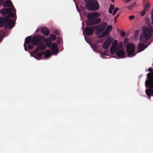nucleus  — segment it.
I'll use <instances>...</instances> for the list:
<instances>
[{"instance_id":"f257e3e1","label":"nucleus","mask_w":153,"mask_h":153,"mask_svg":"<svg viewBox=\"0 0 153 153\" xmlns=\"http://www.w3.org/2000/svg\"><path fill=\"white\" fill-rule=\"evenodd\" d=\"M13 8H3L0 11V13L3 15L8 14L4 19L3 17H0V27H2L3 25L5 29H10L13 28L15 25L14 22L10 19V17H13L15 16L14 13H13Z\"/></svg>"},{"instance_id":"f03ea898","label":"nucleus","mask_w":153,"mask_h":153,"mask_svg":"<svg viewBox=\"0 0 153 153\" xmlns=\"http://www.w3.org/2000/svg\"><path fill=\"white\" fill-rule=\"evenodd\" d=\"M117 41L114 40L111 47L110 51L112 54H114L116 52V55L119 57H122L125 54L124 51L123 43L122 42H120L117 44Z\"/></svg>"},{"instance_id":"7ed1b4c3","label":"nucleus","mask_w":153,"mask_h":153,"mask_svg":"<svg viewBox=\"0 0 153 153\" xmlns=\"http://www.w3.org/2000/svg\"><path fill=\"white\" fill-rule=\"evenodd\" d=\"M143 35H140L139 40L142 42H144V38L146 40H148L153 34V28L150 26L148 27L143 26L142 28Z\"/></svg>"},{"instance_id":"20e7f679","label":"nucleus","mask_w":153,"mask_h":153,"mask_svg":"<svg viewBox=\"0 0 153 153\" xmlns=\"http://www.w3.org/2000/svg\"><path fill=\"white\" fill-rule=\"evenodd\" d=\"M87 9L89 11H95L98 10L100 7L99 4L96 0H91L85 5Z\"/></svg>"},{"instance_id":"39448f33","label":"nucleus","mask_w":153,"mask_h":153,"mask_svg":"<svg viewBox=\"0 0 153 153\" xmlns=\"http://www.w3.org/2000/svg\"><path fill=\"white\" fill-rule=\"evenodd\" d=\"M108 23L106 22H103L100 23L98 25H95L93 26L95 29V33L97 35L100 34L105 30L108 26Z\"/></svg>"},{"instance_id":"423d86ee","label":"nucleus","mask_w":153,"mask_h":153,"mask_svg":"<svg viewBox=\"0 0 153 153\" xmlns=\"http://www.w3.org/2000/svg\"><path fill=\"white\" fill-rule=\"evenodd\" d=\"M45 43L48 45V47H50L51 49L52 50V54H55L58 52V49L57 48V45L56 43H53L52 44L51 40L48 38L45 42Z\"/></svg>"},{"instance_id":"0eeeda50","label":"nucleus","mask_w":153,"mask_h":153,"mask_svg":"<svg viewBox=\"0 0 153 153\" xmlns=\"http://www.w3.org/2000/svg\"><path fill=\"white\" fill-rule=\"evenodd\" d=\"M135 48L134 45L131 42L129 43L127 45L126 51L128 56L132 57L135 55V54H134Z\"/></svg>"},{"instance_id":"6e6552de","label":"nucleus","mask_w":153,"mask_h":153,"mask_svg":"<svg viewBox=\"0 0 153 153\" xmlns=\"http://www.w3.org/2000/svg\"><path fill=\"white\" fill-rule=\"evenodd\" d=\"M42 38L41 36L39 35H35L33 37L31 43L34 46H36L39 44L42 41Z\"/></svg>"},{"instance_id":"1a4fd4ad","label":"nucleus","mask_w":153,"mask_h":153,"mask_svg":"<svg viewBox=\"0 0 153 153\" xmlns=\"http://www.w3.org/2000/svg\"><path fill=\"white\" fill-rule=\"evenodd\" d=\"M112 25H110L107 27L105 30L99 36L100 38H102L108 34L112 29Z\"/></svg>"},{"instance_id":"9d476101","label":"nucleus","mask_w":153,"mask_h":153,"mask_svg":"<svg viewBox=\"0 0 153 153\" xmlns=\"http://www.w3.org/2000/svg\"><path fill=\"white\" fill-rule=\"evenodd\" d=\"M101 15L100 13L95 12L89 14L87 15L88 20H94L99 17Z\"/></svg>"},{"instance_id":"9b49d317","label":"nucleus","mask_w":153,"mask_h":153,"mask_svg":"<svg viewBox=\"0 0 153 153\" xmlns=\"http://www.w3.org/2000/svg\"><path fill=\"white\" fill-rule=\"evenodd\" d=\"M113 41V39L111 37L108 38L103 44L102 46V48L105 49H107L111 45Z\"/></svg>"},{"instance_id":"f8f14e48","label":"nucleus","mask_w":153,"mask_h":153,"mask_svg":"<svg viewBox=\"0 0 153 153\" xmlns=\"http://www.w3.org/2000/svg\"><path fill=\"white\" fill-rule=\"evenodd\" d=\"M3 5L4 7H11V6H12L13 7L10 8H13V11L12 12H13V13H15L16 15V9L13 6L12 2L8 0L5 1L4 2Z\"/></svg>"},{"instance_id":"ddd939ff","label":"nucleus","mask_w":153,"mask_h":153,"mask_svg":"<svg viewBox=\"0 0 153 153\" xmlns=\"http://www.w3.org/2000/svg\"><path fill=\"white\" fill-rule=\"evenodd\" d=\"M94 29L95 27H86L85 30L86 34L88 36L92 35L94 33Z\"/></svg>"},{"instance_id":"4468645a","label":"nucleus","mask_w":153,"mask_h":153,"mask_svg":"<svg viewBox=\"0 0 153 153\" xmlns=\"http://www.w3.org/2000/svg\"><path fill=\"white\" fill-rule=\"evenodd\" d=\"M146 88H149L150 89L153 88V78L151 80H146L145 82Z\"/></svg>"},{"instance_id":"2eb2a0df","label":"nucleus","mask_w":153,"mask_h":153,"mask_svg":"<svg viewBox=\"0 0 153 153\" xmlns=\"http://www.w3.org/2000/svg\"><path fill=\"white\" fill-rule=\"evenodd\" d=\"M41 30L42 33L46 36H48L50 33L49 29L45 27H42L41 29Z\"/></svg>"},{"instance_id":"dca6fc26","label":"nucleus","mask_w":153,"mask_h":153,"mask_svg":"<svg viewBox=\"0 0 153 153\" xmlns=\"http://www.w3.org/2000/svg\"><path fill=\"white\" fill-rule=\"evenodd\" d=\"M146 94L148 96L149 99H151V97L152 95L153 96V89H146L145 91Z\"/></svg>"},{"instance_id":"f3484780","label":"nucleus","mask_w":153,"mask_h":153,"mask_svg":"<svg viewBox=\"0 0 153 153\" xmlns=\"http://www.w3.org/2000/svg\"><path fill=\"white\" fill-rule=\"evenodd\" d=\"M147 46H146L145 44L140 42L138 44V50L140 52H141L144 50L146 48Z\"/></svg>"},{"instance_id":"a211bd4d","label":"nucleus","mask_w":153,"mask_h":153,"mask_svg":"<svg viewBox=\"0 0 153 153\" xmlns=\"http://www.w3.org/2000/svg\"><path fill=\"white\" fill-rule=\"evenodd\" d=\"M46 46L45 45L39 44L37 45L36 47L37 48L39 51L40 50H45L46 48Z\"/></svg>"},{"instance_id":"6ab92c4d","label":"nucleus","mask_w":153,"mask_h":153,"mask_svg":"<svg viewBox=\"0 0 153 153\" xmlns=\"http://www.w3.org/2000/svg\"><path fill=\"white\" fill-rule=\"evenodd\" d=\"M86 25L89 26L94 25V20H88L86 22Z\"/></svg>"},{"instance_id":"aec40b11","label":"nucleus","mask_w":153,"mask_h":153,"mask_svg":"<svg viewBox=\"0 0 153 153\" xmlns=\"http://www.w3.org/2000/svg\"><path fill=\"white\" fill-rule=\"evenodd\" d=\"M32 39L31 36L27 37L25 39V43L27 44H29L31 42Z\"/></svg>"},{"instance_id":"412c9836","label":"nucleus","mask_w":153,"mask_h":153,"mask_svg":"<svg viewBox=\"0 0 153 153\" xmlns=\"http://www.w3.org/2000/svg\"><path fill=\"white\" fill-rule=\"evenodd\" d=\"M51 51L50 50H47L45 52L44 56L47 58L51 56Z\"/></svg>"},{"instance_id":"4be33fe9","label":"nucleus","mask_w":153,"mask_h":153,"mask_svg":"<svg viewBox=\"0 0 153 153\" xmlns=\"http://www.w3.org/2000/svg\"><path fill=\"white\" fill-rule=\"evenodd\" d=\"M151 6V4L149 3L146 4L144 6V10L146 11H148Z\"/></svg>"},{"instance_id":"5701e85b","label":"nucleus","mask_w":153,"mask_h":153,"mask_svg":"<svg viewBox=\"0 0 153 153\" xmlns=\"http://www.w3.org/2000/svg\"><path fill=\"white\" fill-rule=\"evenodd\" d=\"M147 77L149 79L146 80H151L153 78V71L151 73H149L147 74Z\"/></svg>"},{"instance_id":"b1692460","label":"nucleus","mask_w":153,"mask_h":153,"mask_svg":"<svg viewBox=\"0 0 153 153\" xmlns=\"http://www.w3.org/2000/svg\"><path fill=\"white\" fill-rule=\"evenodd\" d=\"M114 4H111L109 8L108 12L110 13H112L113 10L114 9Z\"/></svg>"},{"instance_id":"393cba45","label":"nucleus","mask_w":153,"mask_h":153,"mask_svg":"<svg viewBox=\"0 0 153 153\" xmlns=\"http://www.w3.org/2000/svg\"><path fill=\"white\" fill-rule=\"evenodd\" d=\"M95 25L100 23L101 22V19L99 18H97L94 20Z\"/></svg>"},{"instance_id":"a878e982","label":"nucleus","mask_w":153,"mask_h":153,"mask_svg":"<svg viewBox=\"0 0 153 153\" xmlns=\"http://www.w3.org/2000/svg\"><path fill=\"white\" fill-rule=\"evenodd\" d=\"M50 38L51 40L53 41L55 40L56 39V36L53 34H51L50 35Z\"/></svg>"},{"instance_id":"bb28decb","label":"nucleus","mask_w":153,"mask_h":153,"mask_svg":"<svg viewBox=\"0 0 153 153\" xmlns=\"http://www.w3.org/2000/svg\"><path fill=\"white\" fill-rule=\"evenodd\" d=\"M136 3H134L129 5L127 8H128V10H131L132 8L135 6Z\"/></svg>"},{"instance_id":"cd10ccee","label":"nucleus","mask_w":153,"mask_h":153,"mask_svg":"<svg viewBox=\"0 0 153 153\" xmlns=\"http://www.w3.org/2000/svg\"><path fill=\"white\" fill-rule=\"evenodd\" d=\"M44 52L43 51H41L38 53H37L36 54V56L38 57H40V56H42L44 54Z\"/></svg>"},{"instance_id":"c85d7f7f","label":"nucleus","mask_w":153,"mask_h":153,"mask_svg":"<svg viewBox=\"0 0 153 153\" xmlns=\"http://www.w3.org/2000/svg\"><path fill=\"white\" fill-rule=\"evenodd\" d=\"M53 33L57 35H59V31L56 29H55L53 31Z\"/></svg>"},{"instance_id":"c756f323","label":"nucleus","mask_w":153,"mask_h":153,"mask_svg":"<svg viewBox=\"0 0 153 153\" xmlns=\"http://www.w3.org/2000/svg\"><path fill=\"white\" fill-rule=\"evenodd\" d=\"M119 10L118 8L116 7L114 10L113 12L112 13L113 15H114Z\"/></svg>"},{"instance_id":"7c9ffc66","label":"nucleus","mask_w":153,"mask_h":153,"mask_svg":"<svg viewBox=\"0 0 153 153\" xmlns=\"http://www.w3.org/2000/svg\"><path fill=\"white\" fill-rule=\"evenodd\" d=\"M91 46L92 48L93 49H97V46L96 45H95L94 44L93 45H91Z\"/></svg>"},{"instance_id":"2f4dec72","label":"nucleus","mask_w":153,"mask_h":153,"mask_svg":"<svg viewBox=\"0 0 153 153\" xmlns=\"http://www.w3.org/2000/svg\"><path fill=\"white\" fill-rule=\"evenodd\" d=\"M121 12H120L118 13L116 16L114 18L115 21L116 22L117 19L120 15L121 14Z\"/></svg>"},{"instance_id":"473e14b6","label":"nucleus","mask_w":153,"mask_h":153,"mask_svg":"<svg viewBox=\"0 0 153 153\" xmlns=\"http://www.w3.org/2000/svg\"><path fill=\"white\" fill-rule=\"evenodd\" d=\"M151 19L152 23L153 24V9H152L151 12Z\"/></svg>"},{"instance_id":"72a5a7b5","label":"nucleus","mask_w":153,"mask_h":153,"mask_svg":"<svg viewBox=\"0 0 153 153\" xmlns=\"http://www.w3.org/2000/svg\"><path fill=\"white\" fill-rule=\"evenodd\" d=\"M39 51L38 50V49L37 48H36V49L34 51H33V54H36V53H37V52Z\"/></svg>"},{"instance_id":"f704fd0d","label":"nucleus","mask_w":153,"mask_h":153,"mask_svg":"<svg viewBox=\"0 0 153 153\" xmlns=\"http://www.w3.org/2000/svg\"><path fill=\"white\" fill-rule=\"evenodd\" d=\"M61 39L60 37H58L57 38V42L58 43H60L61 42Z\"/></svg>"},{"instance_id":"c9c22d12","label":"nucleus","mask_w":153,"mask_h":153,"mask_svg":"<svg viewBox=\"0 0 153 153\" xmlns=\"http://www.w3.org/2000/svg\"><path fill=\"white\" fill-rule=\"evenodd\" d=\"M129 18L131 20L135 18V16L133 15L130 16L129 17Z\"/></svg>"},{"instance_id":"e433bc0d","label":"nucleus","mask_w":153,"mask_h":153,"mask_svg":"<svg viewBox=\"0 0 153 153\" xmlns=\"http://www.w3.org/2000/svg\"><path fill=\"white\" fill-rule=\"evenodd\" d=\"M33 48V46L30 44H29L28 46V49L31 50Z\"/></svg>"},{"instance_id":"4c0bfd02","label":"nucleus","mask_w":153,"mask_h":153,"mask_svg":"<svg viewBox=\"0 0 153 153\" xmlns=\"http://www.w3.org/2000/svg\"><path fill=\"white\" fill-rule=\"evenodd\" d=\"M145 11H146L144 10L143 11H142L141 12V13H140L141 15L142 16H144L145 14Z\"/></svg>"},{"instance_id":"58836bf2","label":"nucleus","mask_w":153,"mask_h":153,"mask_svg":"<svg viewBox=\"0 0 153 153\" xmlns=\"http://www.w3.org/2000/svg\"><path fill=\"white\" fill-rule=\"evenodd\" d=\"M121 35L122 37H124L125 36V33L124 31L122 32L121 33Z\"/></svg>"},{"instance_id":"ea45409f","label":"nucleus","mask_w":153,"mask_h":153,"mask_svg":"<svg viewBox=\"0 0 153 153\" xmlns=\"http://www.w3.org/2000/svg\"><path fill=\"white\" fill-rule=\"evenodd\" d=\"M129 41V39L128 38H126L124 40V42L125 43H127Z\"/></svg>"},{"instance_id":"a19ab883","label":"nucleus","mask_w":153,"mask_h":153,"mask_svg":"<svg viewBox=\"0 0 153 153\" xmlns=\"http://www.w3.org/2000/svg\"><path fill=\"white\" fill-rule=\"evenodd\" d=\"M153 69L151 68H149L148 69V71L150 72H152L153 71Z\"/></svg>"},{"instance_id":"79ce46f5","label":"nucleus","mask_w":153,"mask_h":153,"mask_svg":"<svg viewBox=\"0 0 153 153\" xmlns=\"http://www.w3.org/2000/svg\"><path fill=\"white\" fill-rule=\"evenodd\" d=\"M91 0H84V1L85 2L87 3H89L91 1Z\"/></svg>"},{"instance_id":"37998d69","label":"nucleus","mask_w":153,"mask_h":153,"mask_svg":"<svg viewBox=\"0 0 153 153\" xmlns=\"http://www.w3.org/2000/svg\"><path fill=\"white\" fill-rule=\"evenodd\" d=\"M4 2V0H0V3H1L3 4Z\"/></svg>"},{"instance_id":"c03bdc74","label":"nucleus","mask_w":153,"mask_h":153,"mask_svg":"<svg viewBox=\"0 0 153 153\" xmlns=\"http://www.w3.org/2000/svg\"><path fill=\"white\" fill-rule=\"evenodd\" d=\"M131 0H126V3H128L130 1H131Z\"/></svg>"},{"instance_id":"a18cd8bd","label":"nucleus","mask_w":153,"mask_h":153,"mask_svg":"<svg viewBox=\"0 0 153 153\" xmlns=\"http://www.w3.org/2000/svg\"><path fill=\"white\" fill-rule=\"evenodd\" d=\"M40 29H38H38L36 30V32H38V31H40Z\"/></svg>"},{"instance_id":"49530a36","label":"nucleus","mask_w":153,"mask_h":153,"mask_svg":"<svg viewBox=\"0 0 153 153\" xmlns=\"http://www.w3.org/2000/svg\"><path fill=\"white\" fill-rule=\"evenodd\" d=\"M25 49L26 51H27V48L25 46Z\"/></svg>"},{"instance_id":"de8ad7c7","label":"nucleus","mask_w":153,"mask_h":153,"mask_svg":"<svg viewBox=\"0 0 153 153\" xmlns=\"http://www.w3.org/2000/svg\"><path fill=\"white\" fill-rule=\"evenodd\" d=\"M101 54H102V55H105V53H103L101 52Z\"/></svg>"},{"instance_id":"09e8293b","label":"nucleus","mask_w":153,"mask_h":153,"mask_svg":"<svg viewBox=\"0 0 153 153\" xmlns=\"http://www.w3.org/2000/svg\"><path fill=\"white\" fill-rule=\"evenodd\" d=\"M16 19H15V18H14V19H14L15 20L16 19Z\"/></svg>"},{"instance_id":"8fccbe9b","label":"nucleus","mask_w":153,"mask_h":153,"mask_svg":"<svg viewBox=\"0 0 153 153\" xmlns=\"http://www.w3.org/2000/svg\"><path fill=\"white\" fill-rule=\"evenodd\" d=\"M114 3V0H111Z\"/></svg>"}]
</instances>
